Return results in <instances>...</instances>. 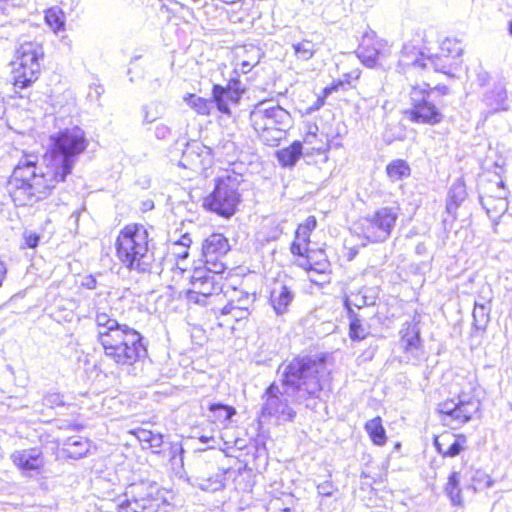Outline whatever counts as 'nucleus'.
I'll use <instances>...</instances> for the list:
<instances>
[{"label": "nucleus", "instance_id": "774afa93", "mask_svg": "<svg viewBox=\"0 0 512 512\" xmlns=\"http://www.w3.org/2000/svg\"><path fill=\"white\" fill-rule=\"evenodd\" d=\"M509 32H510V34L512 35V21H511V22H510V24H509Z\"/></svg>", "mask_w": 512, "mask_h": 512}, {"label": "nucleus", "instance_id": "20e7f679", "mask_svg": "<svg viewBox=\"0 0 512 512\" xmlns=\"http://www.w3.org/2000/svg\"><path fill=\"white\" fill-rule=\"evenodd\" d=\"M115 248L117 259L129 272L138 275L158 273L154 247L145 226L126 225L119 232Z\"/></svg>", "mask_w": 512, "mask_h": 512}, {"label": "nucleus", "instance_id": "8fccbe9b", "mask_svg": "<svg viewBox=\"0 0 512 512\" xmlns=\"http://www.w3.org/2000/svg\"><path fill=\"white\" fill-rule=\"evenodd\" d=\"M337 88V86H330V87H326L324 88L323 90V97H318L316 103L314 104V106L311 108V110H317L319 109L323 103H324V97L328 96L332 91H334L335 89Z\"/></svg>", "mask_w": 512, "mask_h": 512}, {"label": "nucleus", "instance_id": "f257e3e1", "mask_svg": "<svg viewBox=\"0 0 512 512\" xmlns=\"http://www.w3.org/2000/svg\"><path fill=\"white\" fill-rule=\"evenodd\" d=\"M85 132L78 126L50 136V145L39 163L34 154H24L9 180V191L17 206H32L46 199L56 185L72 173L79 156L86 150Z\"/></svg>", "mask_w": 512, "mask_h": 512}, {"label": "nucleus", "instance_id": "7ed1b4c3", "mask_svg": "<svg viewBox=\"0 0 512 512\" xmlns=\"http://www.w3.org/2000/svg\"><path fill=\"white\" fill-rule=\"evenodd\" d=\"M97 339L104 355L118 367H130L147 356L143 336L105 312H96Z\"/></svg>", "mask_w": 512, "mask_h": 512}, {"label": "nucleus", "instance_id": "f3484780", "mask_svg": "<svg viewBox=\"0 0 512 512\" xmlns=\"http://www.w3.org/2000/svg\"><path fill=\"white\" fill-rule=\"evenodd\" d=\"M209 156L210 153L204 145L193 141L186 145L179 165L193 171L204 170L208 164Z\"/></svg>", "mask_w": 512, "mask_h": 512}, {"label": "nucleus", "instance_id": "052dcab7", "mask_svg": "<svg viewBox=\"0 0 512 512\" xmlns=\"http://www.w3.org/2000/svg\"><path fill=\"white\" fill-rule=\"evenodd\" d=\"M353 325H354V340H356V339L360 338L361 336L358 333L359 320L355 315H354Z\"/></svg>", "mask_w": 512, "mask_h": 512}, {"label": "nucleus", "instance_id": "2eb2a0df", "mask_svg": "<svg viewBox=\"0 0 512 512\" xmlns=\"http://www.w3.org/2000/svg\"><path fill=\"white\" fill-rule=\"evenodd\" d=\"M243 91L239 81H230L226 87L215 84L212 89L213 102L220 112L230 115V105L239 103Z\"/></svg>", "mask_w": 512, "mask_h": 512}, {"label": "nucleus", "instance_id": "412c9836", "mask_svg": "<svg viewBox=\"0 0 512 512\" xmlns=\"http://www.w3.org/2000/svg\"><path fill=\"white\" fill-rule=\"evenodd\" d=\"M294 299V294L288 286L276 282L270 293V302L277 315L287 312L289 305Z\"/></svg>", "mask_w": 512, "mask_h": 512}, {"label": "nucleus", "instance_id": "aec40b11", "mask_svg": "<svg viewBox=\"0 0 512 512\" xmlns=\"http://www.w3.org/2000/svg\"><path fill=\"white\" fill-rule=\"evenodd\" d=\"M467 439L463 434L445 432L434 440L437 451L444 457H455L464 450Z\"/></svg>", "mask_w": 512, "mask_h": 512}, {"label": "nucleus", "instance_id": "423d86ee", "mask_svg": "<svg viewBox=\"0 0 512 512\" xmlns=\"http://www.w3.org/2000/svg\"><path fill=\"white\" fill-rule=\"evenodd\" d=\"M242 182V176L235 173L218 177L214 190L204 199V208L225 218L234 215L241 202L239 186Z\"/></svg>", "mask_w": 512, "mask_h": 512}, {"label": "nucleus", "instance_id": "393cba45", "mask_svg": "<svg viewBox=\"0 0 512 512\" xmlns=\"http://www.w3.org/2000/svg\"><path fill=\"white\" fill-rule=\"evenodd\" d=\"M302 155V144L299 141L293 142L290 146L277 151V159L284 167H292Z\"/></svg>", "mask_w": 512, "mask_h": 512}, {"label": "nucleus", "instance_id": "3c124183", "mask_svg": "<svg viewBox=\"0 0 512 512\" xmlns=\"http://www.w3.org/2000/svg\"><path fill=\"white\" fill-rule=\"evenodd\" d=\"M344 305H345V308L347 309L348 319H349L348 335L350 338H352V304L348 297L345 298Z\"/></svg>", "mask_w": 512, "mask_h": 512}, {"label": "nucleus", "instance_id": "5fc2aeb1", "mask_svg": "<svg viewBox=\"0 0 512 512\" xmlns=\"http://www.w3.org/2000/svg\"><path fill=\"white\" fill-rule=\"evenodd\" d=\"M490 76L487 72L481 71L477 74V81L480 86H485L489 82Z\"/></svg>", "mask_w": 512, "mask_h": 512}, {"label": "nucleus", "instance_id": "c756f323", "mask_svg": "<svg viewBox=\"0 0 512 512\" xmlns=\"http://www.w3.org/2000/svg\"><path fill=\"white\" fill-rule=\"evenodd\" d=\"M410 167L402 159L393 160L386 167V172L390 180L399 181L410 175Z\"/></svg>", "mask_w": 512, "mask_h": 512}, {"label": "nucleus", "instance_id": "ea45409f", "mask_svg": "<svg viewBox=\"0 0 512 512\" xmlns=\"http://www.w3.org/2000/svg\"><path fill=\"white\" fill-rule=\"evenodd\" d=\"M45 19H46L47 24L54 31L60 30L64 26L63 15L61 14V12H57V11H55L53 9H50L46 13Z\"/></svg>", "mask_w": 512, "mask_h": 512}, {"label": "nucleus", "instance_id": "e433bc0d", "mask_svg": "<svg viewBox=\"0 0 512 512\" xmlns=\"http://www.w3.org/2000/svg\"><path fill=\"white\" fill-rule=\"evenodd\" d=\"M298 265L304 268L308 272V274L316 273V275L323 274L327 268L326 261L312 263V257L310 254H306L305 258L301 260Z\"/></svg>", "mask_w": 512, "mask_h": 512}, {"label": "nucleus", "instance_id": "864d4df0", "mask_svg": "<svg viewBox=\"0 0 512 512\" xmlns=\"http://www.w3.org/2000/svg\"><path fill=\"white\" fill-rule=\"evenodd\" d=\"M82 286L87 288V289H95L96 286H97V281L96 279L92 276V275H89V276H86L83 281H82Z\"/></svg>", "mask_w": 512, "mask_h": 512}, {"label": "nucleus", "instance_id": "a878e982", "mask_svg": "<svg viewBox=\"0 0 512 512\" xmlns=\"http://www.w3.org/2000/svg\"><path fill=\"white\" fill-rule=\"evenodd\" d=\"M467 196L465 184L462 181H456L450 188L446 209L448 213H455L460 204Z\"/></svg>", "mask_w": 512, "mask_h": 512}, {"label": "nucleus", "instance_id": "0e129e2a", "mask_svg": "<svg viewBox=\"0 0 512 512\" xmlns=\"http://www.w3.org/2000/svg\"><path fill=\"white\" fill-rule=\"evenodd\" d=\"M94 92H95V98L98 99L101 96V94L104 92V88L102 86H95Z\"/></svg>", "mask_w": 512, "mask_h": 512}, {"label": "nucleus", "instance_id": "f704fd0d", "mask_svg": "<svg viewBox=\"0 0 512 512\" xmlns=\"http://www.w3.org/2000/svg\"><path fill=\"white\" fill-rule=\"evenodd\" d=\"M187 104L194 109L198 114L208 115L210 113V107L212 102L202 97L190 94L186 98Z\"/></svg>", "mask_w": 512, "mask_h": 512}, {"label": "nucleus", "instance_id": "6e6552de", "mask_svg": "<svg viewBox=\"0 0 512 512\" xmlns=\"http://www.w3.org/2000/svg\"><path fill=\"white\" fill-rule=\"evenodd\" d=\"M44 50L38 42H24L17 49V64L14 70V86L18 89L29 87L40 74V60Z\"/></svg>", "mask_w": 512, "mask_h": 512}, {"label": "nucleus", "instance_id": "69168bd1", "mask_svg": "<svg viewBox=\"0 0 512 512\" xmlns=\"http://www.w3.org/2000/svg\"><path fill=\"white\" fill-rule=\"evenodd\" d=\"M314 273H311L309 274V279L311 282L315 283V284H319L320 283V280L318 279V276H314L313 275Z\"/></svg>", "mask_w": 512, "mask_h": 512}, {"label": "nucleus", "instance_id": "a211bd4d", "mask_svg": "<svg viewBox=\"0 0 512 512\" xmlns=\"http://www.w3.org/2000/svg\"><path fill=\"white\" fill-rule=\"evenodd\" d=\"M428 59L429 56H426L415 45L406 43L401 51L399 65L406 72L428 70Z\"/></svg>", "mask_w": 512, "mask_h": 512}, {"label": "nucleus", "instance_id": "2f4dec72", "mask_svg": "<svg viewBox=\"0 0 512 512\" xmlns=\"http://www.w3.org/2000/svg\"><path fill=\"white\" fill-rule=\"evenodd\" d=\"M134 434L140 442L147 443L151 448H159L163 444V436L160 433H154L146 429H138Z\"/></svg>", "mask_w": 512, "mask_h": 512}, {"label": "nucleus", "instance_id": "c03bdc74", "mask_svg": "<svg viewBox=\"0 0 512 512\" xmlns=\"http://www.w3.org/2000/svg\"><path fill=\"white\" fill-rule=\"evenodd\" d=\"M143 113H144V119H143L144 123H153L160 117L157 107L152 106V105L144 106Z\"/></svg>", "mask_w": 512, "mask_h": 512}, {"label": "nucleus", "instance_id": "09e8293b", "mask_svg": "<svg viewBox=\"0 0 512 512\" xmlns=\"http://www.w3.org/2000/svg\"><path fill=\"white\" fill-rule=\"evenodd\" d=\"M39 240H40V237L38 234L36 233H33V232H29V233H25L24 234V242H25V245L29 248H35L37 247L38 243H39Z\"/></svg>", "mask_w": 512, "mask_h": 512}, {"label": "nucleus", "instance_id": "58836bf2", "mask_svg": "<svg viewBox=\"0 0 512 512\" xmlns=\"http://www.w3.org/2000/svg\"><path fill=\"white\" fill-rule=\"evenodd\" d=\"M494 481L492 478L483 471L477 470L472 478V488L473 490L479 491L486 488H490L493 485Z\"/></svg>", "mask_w": 512, "mask_h": 512}, {"label": "nucleus", "instance_id": "13d9d810", "mask_svg": "<svg viewBox=\"0 0 512 512\" xmlns=\"http://www.w3.org/2000/svg\"><path fill=\"white\" fill-rule=\"evenodd\" d=\"M434 91H437V92H439L442 95H445V94L449 93V88L447 86H444V85L443 86H436L435 88L430 89L429 92L431 93V92H434Z\"/></svg>", "mask_w": 512, "mask_h": 512}, {"label": "nucleus", "instance_id": "0eeeda50", "mask_svg": "<svg viewBox=\"0 0 512 512\" xmlns=\"http://www.w3.org/2000/svg\"><path fill=\"white\" fill-rule=\"evenodd\" d=\"M481 408L480 400L470 392L461 391L457 396L438 404L437 411L444 424L461 426L471 421Z\"/></svg>", "mask_w": 512, "mask_h": 512}, {"label": "nucleus", "instance_id": "a18cd8bd", "mask_svg": "<svg viewBox=\"0 0 512 512\" xmlns=\"http://www.w3.org/2000/svg\"><path fill=\"white\" fill-rule=\"evenodd\" d=\"M267 512H294L289 507H284L280 499L271 500L267 505Z\"/></svg>", "mask_w": 512, "mask_h": 512}, {"label": "nucleus", "instance_id": "dca6fc26", "mask_svg": "<svg viewBox=\"0 0 512 512\" xmlns=\"http://www.w3.org/2000/svg\"><path fill=\"white\" fill-rule=\"evenodd\" d=\"M11 460L25 476H31L32 472L38 473L45 463L39 448L17 450L11 454Z\"/></svg>", "mask_w": 512, "mask_h": 512}, {"label": "nucleus", "instance_id": "72a5a7b5", "mask_svg": "<svg viewBox=\"0 0 512 512\" xmlns=\"http://www.w3.org/2000/svg\"><path fill=\"white\" fill-rule=\"evenodd\" d=\"M292 47L297 58L303 61L311 59L315 53L314 44L309 40L293 44Z\"/></svg>", "mask_w": 512, "mask_h": 512}, {"label": "nucleus", "instance_id": "a19ab883", "mask_svg": "<svg viewBox=\"0 0 512 512\" xmlns=\"http://www.w3.org/2000/svg\"><path fill=\"white\" fill-rule=\"evenodd\" d=\"M489 306L487 303H475L473 310V318L475 322L485 324L489 318Z\"/></svg>", "mask_w": 512, "mask_h": 512}, {"label": "nucleus", "instance_id": "1a4fd4ad", "mask_svg": "<svg viewBox=\"0 0 512 512\" xmlns=\"http://www.w3.org/2000/svg\"><path fill=\"white\" fill-rule=\"evenodd\" d=\"M124 512H168L169 504L158 487L149 483H134L126 491Z\"/></svg>", "mask_w": 512, "mask_h": 512}, {"label": "nucleus", "instance_id": "7c9ffc66", "mask_svg": "<svg viewBox=\"0 0 512 512\" xmlns=\"http://www.w3.org/2000/svg\"><path fill=\"white\" fill-rule=\"evenodd\" d=\"M428 61V70L433 69L435 72H440L449 77L455 76V71L459 68L460 65H451L447 66L450 61L448 58L443 57L442 60L439 59V55L435 54L433 56H429Z\"/></svg>", "mask_w": 512, "mask_h": 512}, {"label": "nucleus", "instance_id": "bf43d9fd", "mask_svg": "<svg viewBox=\"0 0 512 512\" xmlns=\"http://www.w3.org/2000/svg\"><path fill=\"white\" fill-rule=\"evenodd\" d=\"M359 296H354V306H357L358 308H361L364 305H368V302L364 299V297L361 298V301H359Z\"/></svg>", "mask_w": 512, "mask_h": 512}, {"label": "nucleus", "instance_id": "4c0bfd02", "mask_svg": "<svg viewBox=\"0 0 512 512\" xmlns=\"http://www.w3.org/2000/svg\"><path fill=\"white\" fill-rule=\"evenodd\" d=\"M222 314L231 315L236 321L245 319L250 314L247 307L230 302L225 305L222 309Z\"/></svg>", "mask_w": 512, "mask_h": 512}, {"label": "nucleus", "instance_id": "4be33fe9", "mask_svg": "<svg viewBox=\"0 0 512 512\" xmlns=\"http://www.w3.org/2000/svg\"><path fill=\"white\" fill-rule=\"evenodd\" d=\"M483 102L489 108V113L507 110V91L502 83H497L483 96Z\"/></svg>", "mask_w": 512, "mask_h": 512}, {"label": "nucleus", "instance_id": "c9c22d12", "mask_svg": "<svg viewBox=\"0 0 512 512\" xmlns=\"http://www.w3.org/2000/svg\"><path fill=\"white\" fill-rule=\"evenodd\" d=\"M317 220L314 216L306 218L304 223L300 224L296 230V240H301L303 243L309 241V235L312 230L316 228Z\"/></svg>", "mask_w": 512, "mask_h": 512}, {"label": "nucleus", "instance_id": "f8f14e48", "mask_svg": "<svg viewBox=\"0 0 512 512\" xmlns=\"http://www.w3.org/2000/svg\"><path fill=\"white\" fill-rule=\"evenodd\" d=\"M221 273H213L206 267L197 268L191 276V288L186 296L190 302L205 304L207 297L222 291Z\"/></svg>", "mask_w": 512, "mask_h": 512}, {"label": "nucleus", "instance_id": "6ab92c4d", "mask_svg": "<svg viewBox=\"0 0 512 512\" xmlns=\"http://www.w3.org/2000/svg\"><path fill=\"white\" fill-rule=\"evenodd\" d=\"M208 468L209 465L207 463H201L198 466L197 474L194 476L192 484L207 492L222 490L225 486V472L218 471L210 475L207 473Z\"/></svg>", "mask_w": 512, "mask_h": 512}, {"label": "nucleus", "instance_id": "ddd939ff", "mask_svg": "<svg viewBox=\"0 0 512 512\" xmlns=\"http://www.w3.org/2000/svg\"><path fill=\"white\" fill-rule=\"evenodd\" d=\"M230 250L228 239L220 233H213L202 243V256L205 267L213 273H223L226 266L222 259Z\"/></svg>", "mask_w": 512, "mask_h": 512}, {"label": "nucleus", "instance_id": "49530a36", "mask_svg": "<svg viewBox=\"0 0 512 512\" xmlns=\"http://www.w3.org/2000/svg\"><path fill=\"white\" fill-rule=\"evenodd\" d=\"M300 240L298 241H294L292 244H291V247H290V251L293 255H297V256H305L306 254H309V250L307 248V243H304L305 245H303L302 243L299 242Z\"/></svg>", "mask_w": 512, "mask_h": 512}, {"label": "nucleus", "instance_id": "9d476101", "mask_svg": "<svg viewBox=\"0 0 512 512\" xmlns=\"http://www.w3.org/2000/svg\"><path fill=\"white\" fill-rule=\"evenodd\" d=\"M397 218V208L382 207L373 215L359 219L358 229L366 240L382 242L390 236Z\"/></svg>", "mask_w": 512, "mask_h": 512}, {"label": "nucleus", "instance_id": "bb28decb", "mask_svg": "<svg viewBox=\"0 0 512 512\" xmlns=\"http://www.w3.org/2000/svg\"><path fill=\"white\" fill-rule=\"evenodd\" d=\"M365 430L369 438L375 445H385L387 441V436L380 417H375L367 421L365 424Z\"/></svg>", "mask_w": 512, "mask_h": 512}, {"label": "nucleus", "instance_id": "79ce46f5", "mask_svg": "<svg viewBox=\"0 0 512 512\" xmlns=\"http://www.w3.org/2000/svg\"><path fill=\"white\" fill-rule=\"evenodd\" d=\"M402 343L407 351H412L413 349H417L420 343L419 332L414 328L412 331H408L402 337Z\"/></svg>", "mask_w": 512, "mask_h": 512}, {"label": "nucleus", "instance_id": "39448f33", "mask_svg": "<svg viewBox=\"0 0 512 512\" xmlns=\"http://www.w3.org/2000/svg\"><path fill=\"white\" fill-rule=\"evenodd\" d=\"M249 120L256 133L272 144L281 139L290 125L291 116L281 106L273 105L270 101H261L250 111Z\"/></svg>", "mask_w": 512, "mask_h": 512}, {"label": "nucleus", "instance_id": "37998d69", "mask_svg": "<svg viewBox=\"0 0 512 512\" xmlns=\"http://www.w3.org/2000/svg\"><path fill=\"white\" fill-rule=\"evenodd\" d=\"M43 405L49 408L63 406V397L61 394L56 392L48 393L43 397Z\"/></svg>", "mask_w": 512, "mask_h": 512}, {"label": "nucleus", "instance_id": "e2e57ef3", "mask_svg": "<svg viewBox=\"0 0 512 512\" xmlns=\"http://www.w3.org/2000/svg\"><path fill=\"white\" fill-rule=\"evenodd\" d=\"M6 268L2 261H0V286L2 285L3 279L5 277Z\"/></svg>", "mask_w": 512, "mask_h": 512}, {"label": "nucleus", "instance_id": "4468645a", "mask_svg": "<svg viewBox=\"0 0 512 512\" xmlns=\"http://www.w3.org/2000/svg\"><path fill=\"white\" fill-rule=\"evenodd\" d=\"M363 65L373 68L378 61L390 53V48L384 40L377 37L375 32L363 33L356 51H354Z\"/></svg>", "mask_w": 512, "mask_h": 512}, {"label": "nucleus", "instance_id": "cd10ccee", "mask_svg": "<svg viewBox=\"0 0 512 512\" xmlns=\"http://www.w3.org/2000/svg\"><path fill=\"white\" fill-rule=\"evenodd\" d=\"M459 484H460V475L458 472H453L449 476L448 482L445 486V493L450 498L451 503L456 506L463 505V497H462V493H461Z\"/></svg>", "mask_w": 512, "mask_h": 512}, {"label": "nucleus", "instance_id": "473e14b6", "mask_svg": "<svg viewBox=\"0 0 512 512\" xmlns=\"http://www.w3.org/2000/svg\"><path fill=\"white\" fill-rule=\"evenodd\" d=\"M209 410L213 413L214 421L219 422H226L230 420L236 413L233 407L219 403L210 405Z\"/></svg>", "mask_w": 512, "mask_h": 512}, {"label": "nucleus", "instance_id": "603ef678", "mask_svg": "<svg viewBox=\"0 0 512 512\" xmlns=\"http://www.w3.org/2000/svg\"><path fill=\"white\" fill-rule=\"evenodd\" d=\"M318 493L323 496H330L332 494V485L329 482H324L317 486Z\"/></svg>", "mask_w": 512, "mask_h": 512}, {"label": "nucleus", "instance_id": "b1692460", "mask_svg": "<svg viewBox=\"0 0 512 512\" xmlns=\"http://www.w3.org/2000/svg\"><path fill=\"white\" fill-rule=\"evenodd\" d=\"M480 201L488 216L492 219H496L503 215L508 208L507 200L502 195L497 197L492 195L481 196Z\"/></svg>", "mask_w": 512, "mask_h": 512}, {"label": "nucleus", "instance_id": "5701e85b", "mask_svg": "<svg viewBox=\"0 0 512 512\" xmlns=\"http://www.w3.org/2000/svg\"><path fill=\"white\" fill-rule=\"evenodd\" d=\"M464 48L458 39L454 38H446L442 41L439 48V59L442 60L443 57L448 58L450 63L447 66L451 65H461L462 64V54Z\"/></svg>", "mask_w": 512, "mask_h": 512}, {"label": "nucleus", "instance_id": "f03ea898", "mask_svg": "<svg viewBox=\"0 0 512 512\" xmlns=\"http://www.w3.org/2000/svg\"><path fill=\"white\" fill-rule=\"evenodd\" d=\"M327 356L297 357L278 368L280 384L273 382L263 393L260 417L276 423L292 422L296 416L293 403L311 407L310 400L318 398L330 371Z\"/></svg>", "mask_w": 512, "mask_h": 512}, {"label": "nucleus", "instance_id": "338daca9", "mask_svg": "<svg viewBox=\"0 0 512 512\" xmlns=\"http://www.w3.org/2000/svg\"><path fill=\"white\" fill-rule=\"evenodd\" d=\"M200 440L203 442V443H207L209 441V438L208 437H205V436H202L200 438Z\"/></svg>", "mask_w": 512, "mask_h": 512}, {"label": "nucleus", "instance_id": "9b49d317", "mask_svg": "<svg viewBox=\"0 0 512 512\" xmlns=\"http://www.w3.org/2000/svg\"><path fill=\"white\" fill-rule=\"evenodd\" d=\"M429 85L412 86L410 91L411 108L405 111L407 118L416 123L434 125L440 123L442 114L436 106L428 101Z\"/></svg>", "mask_w": 512, "mask_h": 512}, {"label": "nucleus", "instance_id": "c85d7f7f", "mask_svg": "<svg viewBox=\"0 0 512 512\" xmlns=\"http://www.w3.org/2000/svg\"><path fill=\"white\" fill-rule=\"evenodd\" d=\"M67 455L72 459H79L87 454L89 451V444L87 440L71 437L65 443Z\"/></svg>", "mask_w": 512, "mask_h": 512}, {"label": "nucleus", "instance_id": "680f3d73", "mask_svg": "<svg viewBox=\"0 0 512 512\" xmlns=\"http://www.w3.org/2000/svg\"><path fill=\"white\" fill-rule=\"evenodd\" d=\"M6 112V105L4 102V98L0 95V119L4 116Z\"/></svg>", "mask_w": 512, "mask_h": 512}, {"label": "nucleus", "instance_id": "4d7b16f0", "mask_svg": "<svg viewBox=\"0 0 512 512\" xmlns=\"http://www.w3.org/2000/svg\"><path fill=\"white\" fill-rule=\"evenodd\" d=\"M256 64H257V61H255L254 63H251V62H249V61H243V62L241 63V68H240V69H241V72H243V73H248V72L252 69V67H253L254 65H256Z\"/></svg>", "mask_w": 512, "mask_h": 512}, {"label": "nucleus", "instance_id": "de8ad7c7", "mask_svg": "<svg viewBox=\"0 0 512 512\" xmlns=\"http://www.w3.org/2000/svg\"><path fill=\"white\" fill-rule=\"evenodd\" d=\"M155 137L160 140L167 139L171 134V129L167 125L160 123L155 127Z\"/></svg>", "mask_w": 512, "mask_h": 512}, {"label": "nucleus", "instance_id": "6e6d98bb", "mask_svg": "<svg viewBox=\"0 0 512 512\" xmlns=\"http://www.w3.org/2000/svg\"><path fill=\"white\" fill-rule=\"evenodd\" d=\"M191 243H192V239H191L190 235L186 233V234H183L181 236V238L175 244H179L183 247L188 248L191 245Z\"/></svg>", "mask_w": 512, "mask_h": 512}]
</instances>
